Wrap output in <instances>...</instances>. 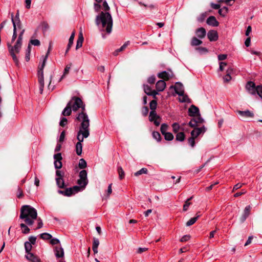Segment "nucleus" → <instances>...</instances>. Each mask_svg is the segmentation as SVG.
<instances>
[{"label":"nucleus","mask_w":262,"mask_h":262,"mask_svg":"<svg viewBox=\"0 0 262 262\" xmlns=\"http://www.w3.org/2000/svg\"><path fill=\"white\" fill-rule=\"evenodd\" d=\"M95 21L101 32H105L107 34L112 32L113 20L109 12H101L97 15Z\"/></svg>","instance_id":"obj_1"},{"label":"nucleus","mask_w":262,"mask_h":262,"mask_svg":"<svg viewBox=\"0 0 262 262\" xmlns=\"http://www.w3.org/2000/svg\"><path fill=\"white\" fill-rule=\"evenodd\" d=\"M37 210L33 207L30 205H24L21 207L19 218L22 219L27 225H32L34 221L37 219Z\"/></svg>","instance_id":"obj_2"},{"label":"nucleus","mask_w":262,"mask_h":262,"mask_svg":"<svg viewBox=\"0 0 262 262\" xmlns=\"http://www.w3.org/2000/svg\"><path fill=\"white\" fill-rule=\"evenodd\" d=\"M76 119L80 125L77 134L84 135V136L90 135V119L88 115L85 112V107H82V111L79 113L76 117Z\"/></svg>","instance_id":"obj_3"},{"label":"nucleus","mask_w":262,"mask_h":262,"mask_svg":"<svg viewBox=\"0 0 262 262\" xmlns=\"http://www.w3.org/2000/svg\"><path fill=\"white\" fill-rule=\"evenodd\" d=\"M22 45V40H17L15 45L13 47L11 45L8 43V48L9 52L13 58L14 61L16 64L18 63V60L15 55V53L19 52Z\"/></svg>","instance_id":"obj_4"},{"label":"nucleus","mask_w":262,"mask_h":262,"mask_svg":"<svg viewBox=\"0 0 262 262\" xmlns=\"http://www.w3.org/2000/svg\"><path fill=\"white\" fill-rule=\"evenodd\" d=\"M246 89L247 91L252 95H255L256 93L262 98V85H259L255 86V83L252 81H249L246 85Z\"/></svg>","instance_id":"obj_5"},{"label":"nucleus","mask_w":262,"mask_h":262,"mask_svg":"<svg viewBox=\"0 0 262 262\" xmlns=\"http://www.w3.org/2000/svg\"><path fill=\"white\" fill-rule=\"evenodd\" d=\"M69 102H71V107L74 112L77 111L80 108H81L82 111V107H85L82 101L79 97H73Z\"/></svg>","instance_id":"obj_6"},{"label":"nucleus","mask_w":262,"mask_h":262,"mask_svg":"<svg viewBox=\"0 0 262 262\" xmlns=\"http://www.w3.org/2000/svg\"><path fill=\"white\" fill-rule=\"evenodd\" d=\"M79 178V179L77 181V183L82 189H84L88 183L87 172L85 170H82L80 172Z\"/></svg>","instance_id":"obj_7"},{"label":"nucleus","mask_w":262,"mask_h":262,"mask_svg":"<svg viewBox=\"0 0 262 262\" xmlns=\"http://www.w3.org/2000/svg\"><path fill=\"white\" fill-rule=\"evenodd\" d=\"M89 136H84V135L77 134V139L78 142L76 144V152L77 155L80 156L82 151V142L83 141L84 138H88Z\"/></svg>","instance_id":"obj_8"},{"label":"nucleus","mask_w":262,"mask_h":262,"mask_svg":"<svg viewBox=\"0 0 262 262\" xmlns=\"http://www.w3.org/2000/svg\"><path fill=\"white\" fill-rule=\"evenodd\" d=\"M173 76L174 74L171 70H168V72L164 71L158 74V77L159 78L165 80H168Z\"/></svg>","instance_id":"obj_9"},{"label":"nucleus","mask_w":262,"mask_h":262,"mask_svg":"<svg viewBox=\"0 0 262 262\" xmlns=\"http://www.w3.org/2000/svg\"><path fill=\"white\" fill-rule=\"evenodd\" d=\"M54 166L56 169H60L62 167L61 160L62 159L61 153H57L54 155Z\"/></svg>","instance_id":"obj_10"},{"label":"nucleus","mask_w":262,"mask_h":262,"mask_svg":"<svg viewBox=\"0 0 262 262\" xmlns=\"http://www.w3.org/2000/svg\"><path fill=\"white\" fill-rule=\"evenodd\" d=\"M144 91L148 96H152L154 99H157L158 92L155 90H152L150 86L147 84L143 85Z\"/></svg>","instance_id":"obj_11"},{"label":"nucleus","mask_w":262,"mask_h":262,"mask_svg":"<svg viewBox=\"0 0 262 262\" xmlns=\"http://www.w3.org/2000/svg\"><path fill=\"white\" fill-rule=\"evenodd\" d=\"M206 131V128L204 126L201 127H196L192 130L191 132V136L196 138L201 134H204Z\"/></svg>","instance_id":"obj_12"},{"label":"nucleus","mask_w":262,"mask_h":262,"mask_svg":"<svg viewBox=\"0 0 262 262\" xmlns=\"http://www.w3.org/2000/svg\"><path fill=\"white\" fill-rule=\"evenodd\" d=\"M188 114L190 116L195 117L200 114L199 109L195 105H191L188 109Z\"/></svg>","instance_id":"obj_13"},{"label":"nucleus","mask_w":262,"mask_h":262,"mask_svg":"<svg viewBox=\"0 0 262 262\" xmlns=\"http://www.w3.org/2000/svg\"><path fill=\"white\" fill-rule=\"evenodd\" d=\"M207 36L210 41H214L218 39L217 32L214 30H210L207 33Z\"/></svg>","instance_id":"obj_14"},{"label":"nucleus","mask_w":262,"mask_h":262,"mask_svg":"<svg viewBox=\"0 0 262 262\" xmlns=\"http://www.w3.org/2000/svg\"><path fill=\"white\" fill-rule=\"evenodd\" d=\"M175 92L179 96H183L184 91L183 86L180 82H177L176 86L174 87Z\"/></svg>","instance_id":"obj_15"},{"label":"nucleus","mask_w":262,"mask_h":262,"mask_svg":"<svg viewBox=\"0 0 262 262\" xmlns=\"http://www.w3.org/2000/svg\"><path fill=\"white\" fill-rule=\"evenodd\" d=\"M54 253L57 258L62 257L64 256V251L61 246H55L54 247Z\"/></svg>","instance_id":"obj_16"},{"label":"nucleus","mask_w":262,"mask_h":262,"mask_svg":"<svg viewBox=\"0 0 262 262\" xmlns=\"http://www.w3.org/2000/svg\"><path fill=\"white\" fill-rule=\"evenodd\" d=\"M206 23L208 25L212 26L213 27H217L219 25V22L213 16H209L207 18Z\"/></svg>","instance_id":"obj_17"},{"label":"nucleus","mask_w":262,"mask_h":262,"mask_svg":"<svg viewBox=\"0 0 262 262\" xmlns=\"http://www.w3.org/2000/svg\"><path fill=\"white\" fill-rule=\"evenodd\" d=\"M166 87V83L163 80H159L156 84V88L157 91H163Z\"/></svg>","instance_id":"obj_18"},{"label":"nucleus","mask_w":262,"mask_h":262,"mask_svg":"<svg viewBox=\"0 0 262 262\" xmlns=\"http://www.w3.org/2000/svg\"><path fill=\"white\" fill-rule=\"evenodd\" d=\"M237 113L242 117L244 118H252L254 116V114L252 112L249 110L242 111H238Z\"/></svg>","instance_id":"obj_19"},{"label":"nucleus","mask_w":262,"mask_h":262,"mask_svg":"<svg viewBox=\"0 0 262 262\" xmlns=\"http://www.w3.org/2000/svg\"><path fill=\"white\" fill-rule=\"evenodd\" d=\"M26 257L28 260L31 262H37L38 261H40V259L38 257L36 256L31 252L27 253L26 255Z\"/></svg>","instance_id":"obj_20"},{"label":"nucleus","mask_w":262,"mask_h":262,"mask_svg":"<svg viewBox=\"0 0 262 262\" xmlns=\"http://www.w3.org/2000/svg\"><path fill=\"white\" fill-rule=\"evenodd\" d=\"M71 102H68L66 107L64 108L62 112V115L63 116H70L72 112V108L71 107Z\"/></svg>","instance_id":"obj_21"},{"label":"nucleus","mask_w":262,"mask_h":262,"mask_svg":"<svg viewBox=\"0 0 262 262\" xmlns=\"http://www.w3.org/2000/svg\"><path fill=\"white\" fill-rule=\"evenodd\" d=\"M195 33H196L197 36L199 38L202 39L205 36L206 34V30L204 28L201 27V28L198 29L196 30Z\"/></svg>","instance_id":"obj_22"},{"label":"nucleus","mask_w":262,"mask_h":262,"mask_svg":"<svg viewBox=\"0 0 262 262\" xmlns=\"http://www.w3.org/2000/svg\"><path fill=\"white\" fill-rule=\"evenodd\" d=\"M99 245V241L98 238L94 237L93 242L92 249L94 251V254L98 253V247Z\"/></svg>","instance_id":"obj_23"},{"label":"nucleus","mask_w":262,"mask_h":262,"mask_svg":"<svg viewBox=\"0 0 262 262\" xmlns=\"http://www.w3.org/2000/svg\"><path fill=\"white\" fill-rule=\"evenodd\" d=\"M11 20H12V22L13 23V35H12V39H11V42L12 43L13 41H14V40L16 39V38L17 37L16 23L15 22H14L13 14H12V15H11Z\"/></svg>","instance_id":"obj_24"},{"label":"nucleus","mask_w":262,"mask_h":262,"mask_svg":"<svg viewBox=\"0 0 262 262\" xmlns=\"http://www.w3.org/2000/svg\"><path fill=\"white\" fill-rule=\"evenodd\" d=\"M172 127L174 133H178L179 130H181V132L184 130V128L176 122L172 124Z\"/></svg>","instance_id":"obj_25"},{"label":"nucleus","mask_w":262,"mask_h":262,"mask_svg":"<svg viewBox=\"0 0 262 262\" xmlns=\"http://www.w3.org/2000/svg\"><path fill=\"white\" fill-rule=\"evenodd\" d=\"M185 139V135L183 131L178 133L176 135V140L178 141L182 142Z\"/></svg>","instance_id":"obj_26"},{"label":"nucleus","mask_w":262,"mask_h":262,"mask_svg":"<svg viewBox=\"0 0 262 262\" xmlns=\"http://www.w3.org/2000/svg\"><path fill=\"white\" fill-rule=\"evenodd\" d=\"M74 36H75V32H73L72 33L71 36L70 37V38H69V43H68V46H67V50H66V53L70 50V49L71 48V46H72V45L73 43V40H74Z\"/></svg>","instance_id":"obj_27"},{"label":"nucleus","mask_w":262,"mask_h":262,"mask_svg":"<svg viewBox=\"0 0 262 262\" xmlns=\"http://www.w3.org/2000/svg\"><path fill=\"white\" fill-rule=\"evenodd\" d=\"M56 184L59 188H63L64 187V182L61 177H57L56 178Z\"/></svg>","instance_id":"obj_28"},{"label":"nucleus","mask_w":262,"mask_h":262,"mask_svg":"<svg viewBox=\"0 0 262 262\" xmlns=\"http://www.w3.org/2000/svg\"><path fill=\"white\" fill-rule=\"evenodd\" d=\"M156 119H160V117L157 115L156 111H150L149 116V121L152 122Z\"/></svg>","instance_id":"obj_29"},{"label":"nucleus","mask_w":262,"mask_h":262,"mask_svg":"<svg viewBox=\"0 0 262 262\" xmlns=\"http://www.w3.org/2000/svg\"><path fill=\"white\" fill-rule=\"evenodd\" d=\"M28 225L24 223H21L20 227L22 229V233L24 234H28L30 232V229L27 226Z\"/></svg>","instance_id":"obj_30"},{"label":"nucleus","mask_w":262,"mask_h":262,"mask_svg":"<svg viewBox=\"0 0 262 262\" xmlns=\"http://www.w3.org/2000/svg\"><path fill=\"white\" fill-rule=\"evenodd\" d=\"M202 43V41L198 39L195 37H193L191 39V45L192 46H199Z\"/></svg>","instance_id":"obj_31"},{"label":"nucleus","mask_w":262,"mask_h":262,"mask_svg":"<svg viewBox=\"0 0 262 262\" xmlns=\"http://www.w3.org/2000/svg\"><path fill=\"white\" fill-rule=\"evenodd\" d=\"M232 72V70L230 69H228L227 71V74L223 77V80L224 82H229L231 79V77L230 76V74Z\"/></svg>","instance_id":"obj_32"},{"label":"nucleus","mask_w":262,"mask_h":262,"mask_svg":"<svg viewBox=\"0 0 262 262\" xmlns=\"http://www.w3.org/2000/svg\"><path fill=\"white\" fill-rule=\"evenodd\" d=\"M49 50H50V48H49V50H48V51L47 52V55L43 57V61H42V63L41 65H39V67H38V70H43V68L45 66V64H46V61H47V59L48 57V54L49 53Z\"/></svg>","instance_id":"obj_33"},{"label":"nucleus","mask_w":262,"mask_h":262,"mask_svg":"<svg viewBox=\"0 0 262 262\" xmlns=\"http://www.w3.org/2000/svg\"><path fill=\"white\" fill-rule=\"evenodd\" d=\"M49 50H50V48H49V50H48V51L47 52V55L43 57V61H42V63L41 65H39V67H38V70H43V68L45 66V64H46V61H47V59L48 57V54L49 53Z\"/></svg>","instance_id":"obj_34"},{"label":"nucleus","mask_w":262,"mask_h":262,"mask_svg":"<svg viewBox=\"0 0 262 262\" xmlns=\"http://www.w3.org/2000/svg\"><path fill=\"white\" fill-rule=\"evenodd\" d=\"M200 215H196L195 217L191 218L186 224L187 226H190L194 224L199 217Z\"/></svg>","instance_id":"obj_35"},{"label":"nucleus","mask_w":262,"mask_h":262,"mask_svg":"<svg viewBox=\"0 0 262 262\" xmlns=\"http://www.w3.org/2000/svg\"><path fill=\"white\" fill-rule=\"evenodd\" d=\"M149 106L151 111H156L155 110L157 106V102L156 99H154V100H152L150 101L149 103Z\"/></svg>","instance_id":"obj_36"},{"label":"nucleus","mask_w":262,"mask_h":262,"mask_svg":"<svg viewBox=\"0 0 262 262\" xmlns=\"http://www.w3.org/2000/svg\"><path fill=\"white\" fill-rule=\"evenodd\" d=\"M83 41V37L82 34H80V35L79 36V38L76 42V49H78V48L82 47Z\"/></svg>","instance_id":"obj_37"},{"label":"nucleus","mask_w":262,"mask_h":262,"mask_svg":"<svg viewBox=\"0 0 262 262\" xmlns=\"http://www.w3.org/2000/svg\"><path fill=\"white\" fill-rule=\"evenodd\" d=\"M138 4L140 6H143L145 8L149 9L150 10H152L156 8V6L154 4L146 5L142 2H139Z\"/></svg>","instance_id":"obj_38"},{"label":"nucleus","mask_w":262,"mask_h":262,"mask_svg":"<svg viewBox=\"0 0 262 262\" xmlns=\"http://www.w3.org/2000/svg\"><path fill=\"white\" fill-rule=\"evenodd\" d=\"M228 9L226 7H224L221 9H219V13L222 16H225L228 13Z\"/></svg>","instance_id":"obj_39"},{"label":"nucleus","mask_w":262,"mask_h":262,"mask_svg":"<svg viewBox=\"0 0 262 262\" xmlns=\"http://www.w3.org/2000/svg\"><path fill=\"white\" fill-rule=\"evenodd\" d=\"M41 238L45 240H48L52 238V236L48 233H43L40 234Z\"/></svg>","instance_id":"obj_40"},{"label":"nucleus","mask_w":262,"mask_h":262,"mask_svg":"<svg viewBox=\"0 0 262 262\" xmlns=\"http://www.w3.org/2000/svg\"><path fill=\"white\" fill-rule=\"evenodd\" d=\"M32 248V244H31L30 242H26L25 243V248L26 253L28 252H30Z\"/></svg>","instance_id":"obj_41"},{"label":"nucleus","mask_w":262,"mask_h":262,"mask_svg":"<svg viewBox=\"0 0 262 262\" xmlns=\"http://www.w3.org/2000/svg\"><path fill=\"white\" fill-rule=\"evenodd\" d=\"M71 64H68L66 66V68H64L63 74L62 76H61L60 80H61L62 79H63L69 72L70 69H71Z\"/></svg>","instance_id":"obj_42"},{"label":"nucleus","mask_w":262,"mask_h":262,"mask_svg":"<svg viewBox=\"0 0 262 262\" xmlns=\"http://www.w3.org/2000/svg\"><path fill=\"white\" fill-rule=\"evenodd\" d=\"M163 135L164 136V138L166 140L171 141L173 139V136L171 133L167 132L163 134Z\"/></svg>","instance_id":"obj_43"},{"label":"nucleus","mask_w":262,"mask_h":262,"mask_svg":"<svg viewBox=\"0 0 262 262\" xmlns=\"http://www.w3.org/2000/svg\"><path fill=\"white\" fill-rule=\"evenodd\" d=\"M31 45H28L27 49L26 50V53L25 59L27 61H28L30 60V51H31Z\"/></svg>","instance_id":"obj_44"},{"label":"nucleus","mask_w":262,"mask_h":262,"mask_svg":"<svg viewBox=\"0 0 262 262\" xmlns=\"http://www.w3.org/2000/svg\"><path fill=\"white\" fill-rule=\"evenodd\" d=\"M152 137L157 141L160 142L161 141V137L160 133L158 132H153Z\"/></svg>","instance_id":"obj_45"},{"label":"nucleus","mask_w":262,"mask_h":262,"mask_svg":"<svg viewBox=\"0 0 262 262\" xmlns=\"http://www.w3.org/2000/svg\"><path fill=\"white\" fill-rule=\"evenodd\" d=\"M118 172L119 174V178L120 180H122L124 178L125 174L124 172L121 167H119L118 168Z\"/></svg>","instance_id":"obj_46"},{"label":"nucleus","mask_w":262,"mask_h":262,"mask_svg":"<svg viewBox=\"0 0 262 262\" xmlns=\"http://www.w3.org/2000/svg\"><path fill=\"white\" fill-rule=\"evenodd\" d=\"M78 165L80 168L83 169L86 167V162L83 159H81Z\"/></svg>","instance_id":"obj_47"},{"label":"nucleus","mask_w":262,"mask_h":262,"mask_svg":"<svg viewBox=\"0 0 262 262\" xmlns=\"http://www.w3.org/2000/svg\"><path fill=\"white\" fill-rule=\"evenodd\" d=\"M147 172V169L146 168H142L139 171H137L135 173V176H139L140 174H146Z\"/></svg>","instance_id":"obj_48"},{"label":"nucleus","mask_w":262,"mask_h":262,"mask_svg":"<svg viewBox=\"0 0 262 262\" xmlns=\"http://www.w3.org/2000/svg\"><path fill=\"white\" fill-rule=\"evenodd\" d=\"M13 19H14V22H15L16 23V27L17 26L18 28H20L21 23L19 19L18 13L16 14L15 18H13Z\"/></svg>","instance_id":"obj_49"},{"label":"nucleus","mask_w":262,"mask_h":262,"mask_svg":"<svg viewBox=\"0 0 262 262\" xmlns=\"http://www.w3.org/2000/svg\"><path fill=\"white\" fill-rule=\"evenodd\" d=\"M192 197H190V198L188 199L186 202H185V204L183 206V210L184 211H187L188 209V207L189 205H190V203L189 201L191 200Z\"/></svg>","instance_id":"obj_50"},{"label":"nucleus","mask_w":262,"mask_h":262,"mask_svg":"<svg viewBox=\"0 0 262 262\" xmlns=\"http://www.w3.org/2000/svg\"><path fill=\"white\" fill-rule=\"evenodd\" d=\"M168 129V125L165 123L162 124L161 126V132L162 134V135L164 134L165 133H166V131Z\"/></svg>","instance_id":"obj_51"},{"label":"nucleus","mask_w":262,"mask_h":262,"mask_svg":"<svg viewBox=\"0 0 262 262\" xmlns=\"http://www.w3.org/2000/svg\"><path fill=\"white\" fill-rule=\"evenodd\" d=\"M72 188V191L73 192V194H74L75 193H77L83 189H82V188L79 185V186H74L73 187H71Z\"/></svg>","instance_id":"obj_52"},{"label":"nucleus","mask_w":262,"mask_h":262,"mask_svg":"<svg viewBox=\"0 0 262 262\" xmlns=\"http://www.w3.org/2000/svg\"><path fill=\"white\" fill-rule=\"evenodd\" d=\"M195 138L192 136L188 139V143L189 145L192 147H193L195 145Z\"/></svg>","instance_id":"obj_53"},{"label":"nucleus","mask_w":262,"mask_h":262,"mask_svg":"<svg viewBox=\"0 0 262 262\" xmlns=\"http://www.w3.org/2000/svg\"><path fill=\"white\" fill-rule=\"evenodd\" d=\"M206 16H207L206 13H204L201 14L198 17V18H197L198 21L200 23L203 22L205 20V18L206 17Z\"/></svg>","instance_id":"obj_54"},{"label":"nucleus","mask_w":262,"mask_h":262,"mask_svg":"<svg viewBox=\"0 0 262 262\" xmlns=\"http://www.w3.org/2000/svg\"><path fill=\"white\" fill-rule=\"evenodd\" d=\"M195 50L198 51V52L201 54L208 52L207 49L205 47H198L195 48Z\"/></svg>","instance_id":"obj_55"},{"label":"nucleus","mask_w":262,"mask_h":262,"mask_svg":"<svg viewBox=\"0 0 262 262\" xmlns=\"http://www.w3.org/2000/svg\"><path fill=\"white\" fill-rule=\"evenodd\" d=\"M36 220H37L38 226L36 228L34 229L35 230L40 229V228H42L43 226V223H42V220L40 217H38V218L37 217Z\"/></svg>","instance_id":"obj_56"},{"label":"nucleus","mask_w":262,"mask_h":262,"mask_svg":"<svg viewBox=\"0 0 262 262\" xmlns=\"http://www.w3.org/2000/svg\"><path fill=\"white\" fill-rule=\"evenodd\" d=\"M102 7L104 12H108L110 10V7L108 6L107 3L104 1L102 4Z\"/></svg>","instance_id":"obj_57"},{"label":"nucleus","mask_w":262,"mask_h":262,"mask_svg":"<svg viewBox=\"0 0 262 262\" xmlns=\"http://www.w3.org/2000/svg\"><path fill=\"white\" fill-rule=\"evenodd\" d=\"M130 43L129 41H126L120 48L118 49V51L122 52L123 51Z\"/></svg>","instance_id":"obj_58"},{"label":"nucleus","mask_w":262,"mask_h":262,"mask_svg":"<svg viewBox=\"0 0 262 262\" xmlns=\"http://www.w3.org/2000/svg\"><path fill=\"white\" fill-rule=\"evenodd\" d=\"M195 118L194 119L196 120L197 124L202 123L204 122L203 119L201 117L200 114H199L198 115L195 116Z\"/></svg>","instance_id":"obj_59"},{"label":"nucleus","mask_w":262,"mask_h":262,"mask_svg":"<svg viewBox=\"0 0 262 262\" xmlns=\"http://www.w3.org/2000/svg\"><path fill=\"white\" fill-rule=\"evenodd\" d=\"M141 112L144 116H147L148 113V108L147 106H143L142 108Z\"/></svg>","instance_id":"obj_60"},{"label":"nucleus","mask_w":262,"mask_h":262,"mask_svg":"<svg viewBox=\"0 0 262 262\" xmlns=\"http://www.w3.org/2000/svg\"><path fill=\"white\" fill-rule=\"evenodd\" d=\"M68 120L66 118L63 117L61 119V120L59 123V125L61 126H64L67 123Z\"/></svg>","instance_id":"obj_61"},{"label":"nucleus","mask_w":262,"mask_h":262,"mask_svg":"<svg viewBox=\"0 0 262 262\" xmlns=\"http://www.w3.org/2000/svg\"><path fill=\"white\" fill-rule=\"evenodd\" d=\"M64 192H65V196H69L73 194V192L72 191L71 188H67L64 190Z\"/></svg>","instance_id":"obj_62"},{"label":"nucleus","mask_w":262,"mask_h":262,"mask_svg":"<svg viewBox=\"0 0 262 262\" xmlns=\"http://www.w3.org/2000/svg\"><path fill=\"white\" fill-rule=\"evenodd\" d=\"M189 125L191 127H194L196 126H198V124L196 123V120L194 119L191 120V121L189 122Z\"/></svg>","instance_id":"obj_63"},{"label":"nucleus","mask_w":262,"mask_h":262,"mask_svg":"<svg viewBox=\"0 0 262 262\" xmlns=\"http://www.w3.org/2000/svg\"><path fill=\"white\" fill-rule=\"evenodd\" d=\"M147 81L150 84L154 83L156 81V77L154 75L149 77L147 79Z\"/></svg>","instance_id":"obj_64"}]
</instances>
